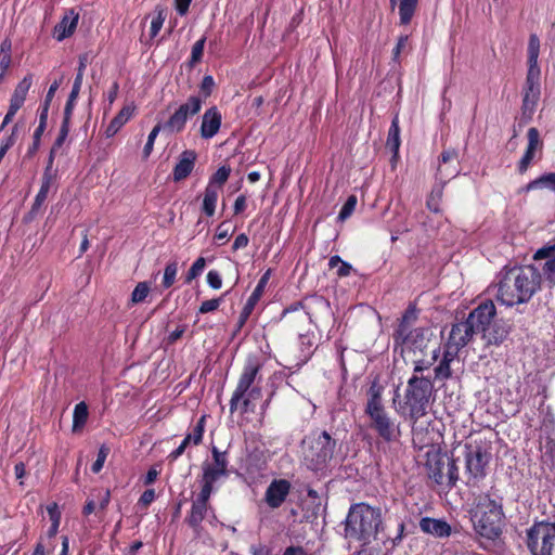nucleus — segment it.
Listing matches in <instances>:
<instances>
[{"instance_id": "5", "label": "nucleus", "mask_w": 555, "mask_h": 555, "mask_svg": "<svg viewBox=\"0 0 555 555\" xmlns=\"http://www.w3.org/2000/svg\"><path fill=\"white\" fill-rule=\"evenodd\" d=\"M502 498L485 494L479 498L472 520L477 534L493 541L502 533L504 513Z\"/></svg>"}, {"instance_id": "56", "label": "nucleus", "mask_w": 555, "mask_h": 555, "mask_svg": "<svg viewBox=\"0 0 555 555\" xmlns=\"http://www.w3.org/2000/svg\"><path fill=\"white\" fill-rule=\"evenodd\" d=\"M69 125L70 124H67L66 120H62V125H61V128H60V131H59V135L57 138L55 139L52 147L57 150L60 149L63 143L65 142L68 133H69Z\"/></svg>"}, {"instance_id": "16", "label": "nucleus", "mask_w": 555, "mask_h": 555, "mask_svg": "<svg viewBox=\"0 0 555 555\" xmlns=\"http://www.w3.org/2000/svg\"><path fill=\"white\" fill-rule=\"evenodd\" d=\"M533 263L540 268V274L544 276L548 287L555 285V243L539 248L533 255Z\"/></svg>"}, {"instance_id": "23", "label": "nucleus", "mask_w": 555, "mask_h": 555, "mask_svg": "<svg viewBox=\"0 0 555 555\" xmlns=\"http://www.w3.org/2000/svg\"><path fill=\"white\" fill-rule=\"evenodd\" d=\"M222 116L216 106L208 108L203 117L201 125V137L203 139H211L221 127Z\"/></svg>"}, {"instance_id": "48", "label": "nucleus", "mask_w": 555, "mask_h": 555, "mask_svg": "<svg viewBox=\"0 0 555 555\" xmlns=\"http://www.w3.org/2000/svg\"><path fill=\"white\" fill-rule=\"evenodd\" d=\"M33 77L31 75L25 76L15 87L13 95L26 100L27 93L31 87Z\"/></svg>"}, {"instance_id": "37", "label": "nucleus", "mask_w": 555, "mask_h": 555, "mask_svg": "<svg viewBox=\"0 0 555 555\" xmlns=\"http://www.w3.org/2000/svg\"><path fill=\"white\" fill-rule=\"evenodd\" d=\"M443 183H436L427 197L426 207L435 214L441 212L440 204L443 196Z\"/></svg>"}, {"instance_id": "39", "label": "nucleus", "mask_w": 555, "mask_h": 555, "mask_svg": "<svg viewBox=\"0 0 555 555\" xmlns=\"http://www.w3.org/2000/svg\"><path fill=\"white\" fill-rule=\"evenodd\" d=\"M88 415L89 412L86 402L81 401L75 405L73 413V431H76L86 425Z\"/></svg>"}, {"instance_id": "45", "label": "nucleus", "mask_w": 555, "mask_h": 555, "mask_svg": "<svg viewBox=\"0 0 555 555\" xmlns=\"http://www.w3.org/2000/svg\"><path fill=\"white\" fill-rule=\"evenodd\" d=\"M206 266V260L204 257L197 258L191 268L189 269L186 276H185V283H191L194 279L199 276L202 272L204 271V268Z\"/></svg>"}, {"instance_id": "14", "label": "nucleus", "mask_w": 555, "mask_h": 555, "mask_svg": "<svg viewBox=\"0 0 555 555\" xmlns=\"http://www.w3.org/2000/svg\"><path fill=\"white\" fill-rule=\"evenodd\" d=\"M203 105V99L199 95H191L185 103L179 105L173 114L163 124V130L168 133H179L186 125L190 117L196 115Z\"/></svg>"}, {"instance_id": "53", "label": "nucleus", "mask_w": 555, "mask_h": 555, "mask_svg": "<svg viewBox=\"0 0 555 555\" xmlns=\"http://www.w3.org/2000/svg\"><path fill=\"white\" fill-rule=\"evenodd\" d=\"M462 348L460 346L448 339L447 344L444 345L442 359L452 363L457 358L459 351Z\"/></svg>"}, {"instance_id": "44", "label": "nucleus", "mask_w": 555, "mask_h": 555, "mask_svg": "<svg viewBox=\"0 0 555 555\" xmlns=\"http://www.w3.org/2000/svg\"><path fill=\"white\" fill-rule=\"evenodd\" d=\"M206 415H202L192 431L189 435L193 438V446H198L203 441L205 433Z\"/></svg>"}, {"instance_id": "57", "label": "nucleus", "mask_w": 555, "mask_h": 555, "mask_svg": "<svg viewBox=\"0 0 555 555\" xmlns=\"http://www.w3.org/2000/svg\"><path fill=\"white\" fill-rule=\"evenodd\" d=\"M214 87H215V80H214L212 76H210V75L204 76V78L201 82V86H199V91L203 94L204 99H207L208 96H210Z\"/></svg>"}, {"instance_id": "50", "label": "nucleus", "mask_w": 555, "mask_h": 555, "mask_svg": "<svg viewBox=\"0 0 555 555\" xmlns=\"http://www.w3.org/2000/svg\"><path fill=\"white\" fill-rule=\"evenodd\" d=\"M160 130H163V125L162 124H157L150 132L149 137H147V141L144 145V149H143V156L144 158H147L152 151H153V146H154V142L156 140V137L158 135V133L160 132Z\"/></svg>"}, {"instance_id": "38", "label": "nucleus", "mask_w": 555, "mask_h": 555, "mask_svg": "<svg viewBox=\"0 0 555 555\" xmlns=\"http://www.w3.org/2000/svg\"><path fill=\"white\" fill-rule=\"evenodd\" d=\"M418 0H400L399 16L400 24L408 25L415 13Z\"/></svg>"}, {"instance_id": "25", "label": "nucleus", "mask_w": 555, "mask_h": 555, "mask_svg": "<svg viewBox=\"0 0 555 555\" xmlns=\"http://www.w3.org/2000/svg\"><path fill=\"white\" fill-rule=\"evenodd\" d=\"M420 529L426 534L440 539L448 538L452 533V528L446 520L428 516L421 518Z\"/></svg>"}, {"instance_id": "64", "label": "nucleus", "mask_w": 555, "mask_h": 555, "mask_svg": "<svg viewBox=\"0 0 555 555\" xmlns=\"http://www.w3.org/2000/svg\"><path fill=\"white\" fill-rule=\"evenodd\" d=\"M248 243H249L248 236L245 233H241L235 237L232 249L237 250V249L244 248L248 245Z\"/></svg>"}, {"instance_id": "42", "label": "nucleus", "mask_w": 555, "mask_h": 555, "mask_svg": "<svg viewBox=\"0 0 555 555\" xmlns=\"http://www.w3.org/2000/svg\"><path fill=\"white\" fill-rule=\"evenodd\" d=\"M166 20L165 9L157 7L156 15L153 17L151 22L150 36L151 38H155L160 31L163 24Z\"/></svg>"}, {"instance_id": "10", "label": "nucleus", "mask_w": 555, "mask_h": 555, "mask_svg": "<svg viewBox=\"0 0 555 555\" xmlns=\"http://www.w3.org/2000/svg\"><path fill=\"white\" fill-rule=\"evenodd\" d=\"M491 453L482 442L465 444V475L468 487H478L487 476Z\"/></svg>"}, {"instance_id": "19", "label": "nucleus", "mask_w": 555, "mask_h": 555, "mask_svg": "<svg viewBox=\"0 0 555 555\" xmlns=\"http://www.w3.org/2000/svg\"><path fill=\"white\" fill-rule=\"evenodd\" d=\"M459 154L454 149L444 150L439 158V165L437 168L436 178L439 183L446 185L448 181L455 178L460 173V169L456 164Z\"/></svg>"}, {"instance_id": "29", "label": "nucleus", "mask_w": 555, "mask_h": 555, "mask_svg": "<svg viewBox=\"0 0 555 555\" xmlns=\"http://www.w3.org/2000/svg\"><path fill=\"white\" fill-rule=\"evenodd\" d=\"M55 176H50L49 172L47 175H42L41 179V185L39 189V192L37 193L35 201L31 205L29 214L35 217L38 215L42 206L44 205V202L48 198L49 192L53 188L55 183Z\"/></svg>"}, {"instance_id": "55", "label": "nucleus", "mask_w": 555, "mask_h": 555, "mask_svg": "<svg viewBox=\"0 0 555 555\" xmlns=\"http://www.w3.org/2000/svg\"><path fill=\"white\" fill-rule=\"evenodd\" d=\"M43 132H44V130L41 129V127L36 128L34 135H33V143L28 147L27 153H26L27 157H33L37 153V151L40 146V140H41V135Z\"/></svg>"}, {"instance_id": "1", "label": "nucleus", "mask_w": 555, "mask_h": 555, "mask_svg": "<svg viewBox=\"0 0 555 555\" xmlns=\"http://www.w3.org/2000/svg\"><path fill=\"white\" fill-rule=\"evenodd\" d=\"M538 264L504 267L499 273L496 299L507 307L528 302L542 286Z\"/></svg>"}, {"instance_id": "63", "label": "nucleus", "mask_w": 555, "mask_h": 555, "mask_svg": "<svg viewBox=\"0 0 555 555\" xmlns=\"http://www.w3.org/2000/svg\"><path fill=\"white\" fill-rule=\"evenodd\" d=\"M111 502V492L109 490H105L99 495V504L98 509L99 512L105 511Z\"/></svg>"}, {"instance_id": "58", "label": "nucleus", "mask_w": 555, "mask_h": 555, "mask_svg": "<svg viewBox=\"0 0 555 555\" xmlns=\"http://www.w3.org/2000/svg\"><path fill=\"white\" fill-rule=\"evenodd\" d=\"M409 36L408 35H401L398 38L397 44L392 50V60L398 61L401 52H403L408 46Z\"/></svg>"}, {"instance_id": "46", "label": "nucleus", "mask_w": 555, "mask_h": 555, "mask_svg": "<svg viewBox=\"0 0 555 555\" xmlns=\"http://www.w3.org/2000/svg\"><path fill=\"white\" fill-rule=\"evenodd\" d=\"M452 377L451 362L441 359L435 367V378L438 380H447Z\"/></svg>"}, {"instance_id": "15", "label": "nucleus", "mask_w": 555, "mask_h": 555, "mask_svg": "<svg viewBox=\"0 0 555 555\" xmlns=\"http://www.w3.org/2000/svg\"><path fill=\"white\" fill-rule=\"evenodd\" d=\"M541 72L527 70L526 81L522 90V116L531 119L541 95L540 85Z\"/></svg>"}, {"instance_id": "28", "label": "nucleus", "mask_w": 555, "mask_h": 555, "mask_svg": "<svg viewBox=\"0 0 555 555\" xmlns=\"http://www.w3.org/2000/svg\"><path fill=\"white\" fill-rule=\"evenodd\" d=\"M79 15L74 10L65 13L60 23L54 27V36L57 41H62L72 36L77 27Z\"/></svg>"}, {"instance_id": "49", "label": "nucleus", "mask_w": 555, "mask_h": 555, "mask_svg": "<svg viewBox=\"0 0 555 555\" xmlns=\"http://www.w3.org/2000/svg\"><path fill=\"white\" fill-rule=\"evenodd\" d=\"M356 205H357V196L350 195L347 198V201L345 202V204L343 205V207L338 214V219L340 221H344L347 218H349L352 215V212L354 211Z\"/></svg>"}, {"instance_id": "24", "label": "nucleus", "mask_w": 555, "mask_h": 555, "mask_svg": "<svg viewBox=\"0 0 555 555\" xmlns=\"http://www.w3.org/2000/svg\"><path fill=\"white\" fill-rule=\"evenodd\" d=\"M511 325L504 320H494L493 323L485 330L482 338L488 345H501L511 333Z\"/></svg>"}, {"instance_id": "30", "label": "nucleus", "mask_w": 555, "mask_h": 555, "mask_svg": "<svg viewBox=\"0 0 555 555\" xmlns=\"http://www.w3.org/2000/svg\"><path fill=\"white\" fill-rule=\"evenodd\" d=\"M537 190H548L555 192V171L543 173L531 180L518 190V193H529Z\"/></svg>"}, {"instance_id": "21", "label": "nucleus", "mask_w": 555, "mask_h": 555, "mask_svg": "<svg viewBox=\"0 0 555 555\" xmlns=\"http://www.w3.org/2000/svg\"><path fill=\"white\" fill-rule=\"evenodd\" d=\"M527 138H528L527 149H526L522 157L520 158V160L517 164V171L520 175H524L527 172V170L529 169V167L535 156L537 150L542 149V146H543V143L540 139L539 130L537 128H534V127L529 128L528 132H527Z\"/></svg>"}, {"instance_id": "59", "label": "nucleus", "mask_w": 555, "mask_h": 555, "mask_svg": "<svg viewBox=\"0 0 555 555\" xmlns=\"http://www.w3.org/2000/svg\"><path fill=\"white\" fill-rule=\"evenodd\" d=\"M207 283L212 289H219L222 286V279L218 271L210 270L207 273Z\"/></svg>"}, {"instance_id": "51", "label": "nucleus", "mask_w": 555, "mask_h": 555, "mask_svg": "<svg viewBox=\"0 0 555 555\" xmlns=\"http://www.w3.org/2000/svg\"><path fill=\"white\" fill-rule=\"evenodd\" d=\"M205 42H206V37L204 36L193 44L192 52H191L190 65H194L202 60Z\"/></svg>"}, {"instance_id": "26", "label": "nucleus", "mask_w": 555, "mask_h": 555, "mask_svg": "<svg viewBox=\"0 0 555 555\" xmlns=\"http://www.w3.org/2000/svg\"><path fill=\"white\" fill-rule=\"evenodd\" d=\"M195 160L196 153L193 150L183 151L172 170L173 181L179 182L188 178L194 168Z\"/></svg>"}, {"instance_id": "6", "label": "nucleus", "mask_w": 555, "mask_h": 555, "mask_svg": "<svg viewBox=\"0 0 555 555\" xmlns=\"http://www.w3.org/2000/svg\"><path fill=\"white\" fill-rule=\"evenodd\" d=\"M337 442L326 430H312L302 441V462L312 472H322L334 455Z\"/></svg>"}, {"instance_id": "11", "label": "nucleus", "mask_w": 555, "mask_h": 555, "mask_svg": "<svg viewBox=\"0 0 555 555\" xmlns=\"http://www.w3.org/2000/svg\"><path fill=\"white\" fill-rule=\"evenodd\" d=\"M212 492L208 488L201 487V491L192 501L191 509L185 517V522L196 534H199L204 519H207L211 525L218 521L215 511L209 503Z\"/></svg>"}, {"instance_id": "32", "label": "nucleus", "mask_w": 555, "mask_h": 555, "mask_svg": "<svg viewBox=\"0 0 555 555\" xmlns=\"http://www.w3.org/2000/svg\"><path fill=\"white\" fill-rule=\"evenodd\" d=\"M418 318V310L415 305H409V307L405 309L404 313L402 314L401 319L399 320L398 327L393 332V334H402L404 332H408L412 328V325L417 321Z\"/></svg>"}, {"instance_id": "61", "label": "nucleus", "mask_w": 555, "mask_h": 555, "mask_svg": "<svg viewBox=\"0 0 555 555\" xmlns=\"http://www.w3.org/2000/svg\"><path fill=\"white\" fill-rule=\"evenodd\" d=\"M76 100H77V98H75L74 95H68L67 102L64 107V117H63V120H66L67 124H70V118L73 115Z\"/></svg>"}, {"instance_id": "7", "label": "nucleus", "mask_w": 555, "mask_h": 555, "mask_svg": "<svg viewBox=\"0 0 555 555\" xmlns=\"http://www.w3.org/2000/svg\"><path fill=\"white\" fill-rule=\"evenodd\" d=\"M434 390L430 378L413 374L406 384L404 393V409L413 423H416L427 413L429 400Z\"/></svg>"}, {"instance_id": "33", "label": "nucleus", "mask_w": 555, "mask_h": 555, "mask_svg": "<svg viewBox=\"0 0 555 555\" xmlns=\"http://www.w3.org/2000/svg\"><path fill=\"white\" fill-rule=\"evenodd\" d=\"M400 127H399V118L396 115L391 120V125L388 130L386 146L392 152L393 158L398 156L399 147H400Z\"/></svg>"}, {"instance_id": "17", "label": "nucleus", "mask_w": 555, "mask_h": 555, "mask_svg": "<svg viewBox=\"0 0 555 555\" xmlns=\"http://www.w3.org/2000/svg\"><path fill=\"white\" fill-rule=\"evenodd\" d=\"M495 315L496 308L494 302L486 299L469 312L466 320L477 333H482L493 323Z\"/></svg>"}, {"instance_id": "18", "label": "nucleus", "mask_w": 555, "mask_h": 555, "mask_svg": "<svg viewBox=\"0 0 555 555\" xmlns=\"http://www.w3.org/2000/svg\"><path fill=\"white\" fill-rule=\"evenodd\" d=\"M270 276H271V270L268 269L262 274V276L259 279L255 289L253 291V293L248 297L245 306L243 307V309H242V311L240 313L238 320L236 322V331L235 332L241 331L242 327L247 322V320L250 317L255 306L257 305V302L261 298V296H262V294L264 292V288H266V286H267V284L269 282Z\"/></svg>"}, {"instance_id": "34", "label": "nucleus", "mask_w": 555, "mask_h": 555, "mask_svg": "<svg viewBox=\"0 0 555 555\" xmlns=\"http://www.w3.org/2000/svg\"><path fill=\"white\" fill-rule=\"evenodd\" d=\"M540 39L535 34L530 35L528 42V70L541 72L538 64Z\"/></svg>"}, {"instance_id": "52", "label": "nucleus", "mask_w": 555, "mask_h": 555, "mask_svg": "<svg viewBox=\"0 0 555 555\" xmlns=\"http://www.w3.org/2000/svg\"><path fill=\"white\" fill-rule=\"evenodd\" d=\"M108 453H109V448L108 447H106L104 444L100 447L96 460L94 461V463L91 466L92 473L98 474V473L101 472V469L104 466V463L106 461V457H107Z\"/></svg>"}, {"instance_id": "43", "label": "nucleus", "mask_w": 555, "mask_h": 555, "mask_svg": "<svg viewBox=\"0 0 555 555\" xmlns=\"http://www.w3.org/2000/svg\"><path fill=\"white\" fill-rule=\"evenodd\" d=\"M178 272V263L177 261L169 262L165 270H164V278H163V286L165 288H169L173 285L176 281V275Z\"/></svg>"}, {"instance_id": "27", "label": "nucleus", "mask_w": 555, "mask_h": 555, "mask_svg": "<svg viewBox=\"0 0 555 555\" xmlns=\"http://www.w3.org/2000/svg\"><path fill=\"white\" fill-rule=\"evenodd\" d=\"M474 334H477V332L469 322L465 320L452 326L449 340L453 341L461 348H464L472 340Z\"/></svg>"}, {"instance_id": "13", "label": "nucleus", "mask_w": 555, "mask_h": 555, "mask_svg": "<svg viewBox=\"0 0 555 555\" xmlns=\"http://www.w3.org/2000/svg\"><path fill=\"white\" fill-rule=\"evenodd\" d=\"M429 330L416 327L402 334H393L395 351L400 352L402 357L406 353H423L429 343Z\"/></svg>"}, {"instance_id": "47", "label": "nucleus", "mask_w": 555, "mask_h": 555, "mask_svg": "<svg viewBox=\"0 0 555 555\" xmlns=\"http://www.w3.org/2000/svg\"><path fill=\"white\" fill-rule=\"evenodd\" d=\"M150 287L146 282H140L137 284L131 294V302L139 304L142 302L149 295Z\"/></svg>"}, {"instance_id": "2", "label": "nucleus", "mask_w": 555, "mask_h": 555, "mask_svg": "<svg viewBox=\"0 0 555 555\" xmlns=\"http://www.w3.org/2000/svg\"><path fill=\"white\" fill-rule=\"evenodd\" d=\"M262 367L263 361L258 354L249 353L247 356L236 387L230 399L229 405L231 414L238 409L242 413L254 411L255 402L262 397V390L259 386L261 382L260 371Z\"/></svg>"}, {"instance_id": "12", "label": "nucleus", "mask_w": 555, "mask_h": 555, "mask_svg": "<svg viewBox=\"0 0 555 555\" xmlns=\"http://www.w3.org/2000/svg\"><path fill=\"white\" fill-rule=\"evenodd\" d=\"M212 462H204L202 465V487L214 491V485L221 478L229 476V459L228 452L219 450L216 446H211Z\"/></svg>"}, {"instance_id": "9", "label": "nucleus", "mask_w": 555, "mask_h": 555, "mask_svg": "<svg viewBox=\"0 0 555 555\" xmlns=\"http://www.w3.org/2000/svg\"><path fill=\"white\" fill-rule=\"evenodd\" d=\"M526 545L531 555H555V522L535 521L526 530Z\"/></svg>"}, {"instance_id": "62", "label": "nucleus", "mask_w": 555, "mask_h": 555, "mask_svg": "<svg viewBox=\"0 0 555 555\" xmlns=\"http://www.w3.org/2000/svg\"><path fill=\"white\" fill-rule=\"evenodd\" d=\"M282 555H311V554L301 545H289L283 551Z\"/></svg>"}, {"instance_id": "20", "label": "nucleus", "mask_w": 555, "mask_h": 555, "mask_svg": "<svg viewBox=\"0 0 555 555\" xmlns=\"http://www.w3.org/2000/svg\"><path fill=\"white\" fill-rule=\"evenodd\" d=\"M292 485L286 479H274L268 486L264 493V501L271 508H279L288 496Z\"/></svg>"}, {"instance_id": "8", "label": "nucleus", "mask_w": 555, "mask_h": 555, "mask_svg": "<svg viewBox=\"0 0 555 555\" xmlns=\"http://www.w3.org/2000/svg\"><path fill=\"white\" fill-rule=\"evenodd\" d=\"M426 473L436 485H446L449 489L455 487L459 480L456 460L449 457L440 449L430 448L426 452Z\"/></svg>"}, {"instance_id": "35", "label": "nucleus", "mask_w": 555, "mask_h": 555, "mask_svg": "<svg viewBox=\"0 0 555 555\" xmlns=\"http://www.w3.org/2000/svg\"><path fill=\"white\" fill-rule=\"evenodd\" d=\"M218 195L219 190L211 185L206 186L202 206V210L206 216L212 217L215 215Z\"/></svg>"}, {"instance_id": "41", "label": "nucleus", "mask_w": 555, "mask_h": 555, "mask_svg": "<svg viewBox=\"0 0 555 555\" xmlns=\"http://www.w3.org/2000/svg\"><path fill=\"white\" fill-rule=\"evenodd\" d=\"M331 269L337 268L336 274L339 278H346L350 274L352 267L349 262L344 261L338 255L332 256L328 260Z\"/></svg>"}, {"instance_id": "54", "label": "nucleus", "mask_w": 555, "mask_h": 555, "mask_svg": "<svg viewBox=\"0 0 555 555\" xmlns=\"http://www.w3.org/2000/svg\"><path fill=\"white\" fill-rule=\"evenodd\" d=\"M223 297L224 295L219 298L203 301L198 308V313L205 314L217 310L220 307L221 302L223 301Z\"/></svg>"}, {"instance_id": "3", "label": "nucleus", "mask_w": 555, "mask_h": 555, "mask_svg": "<svg viewBox=\"0 0 555 555\" xmlns=\"http://www.w3.org/2000/svg\"><path fill=\"white\" fill-rule=\"evenodd\" d=\"M384 529L379 508L366 503L352 504L345 520V537L362 546L371 544Z\"/></svg>"}, {"instance_id": "40", "label": "nucleus", "mask_w": 555, "mask_h": 555, "mask_svg": "<svg viewBox=\"0 0 555 555\" xmlns=\"http://www.w3.org/2000/svg\"><path fill=\"white\" fill-rule=\"evenodd\" d=\"M231 173L229 166H221L218 170L209 178L208 184L217 190H221L222 185L228 181Z\"/></svg>"}, {"instance_id": "36", "label": "nucleus", "mask_w": 555, "mask_h": 555, "mask_svg": "<svg viewBox=\"0 0 555 555\" xmlns=\"http://www.w3.org/2000/svg\"><path fill=\"white\" fill-rule=\"evenodd\" d=\"M541 463L550 470L555 472V440L546 438L541 449Z\"/></svg>"}, {"instance_id": "22", "label": "nucleus", "mask_w": 555, "mask_h": 555, "mask_svg": "<svg viewBox=\"0 0 555 555\" xmlns=\"http://www.w3.org/2000/svg\"><path fill=\"white\" fill-rule=\"evenodd\" d=\"M527 138H528L527 149H526L522 157L520 158V160L517 164V171L520 175H524L527 172V170L529 169V167L535 156L537 150L542 149V146H543V143L540 139L539 130L537 128H534V127L529 128L528 132H527Z\"/></svg>"}, {"instance_id": "60", "label": "nucleus", "mask_w": 555, "mask_h": 555, "mask_svg": "<svg viewBox=\"0 0 555 555\" xmlns=\"http://www.w3.org/2000/svg\"><path fill=\"white\" fill-rule=\"evenodd\" d=\"M156 498L154 489H146L140 496L138 504L147 507Z\"/></svg>"}, {"instance_id": "31", "label": "nucleus", "mask_w": 555, "mask_h": 555, "mask_svg": "<svg viewBox=\"0 0 555 555\" xmlns=\"http://www.w3.org/2000/svg\"><path fill=\"white\" fill-rule=\"evenodd\" d=\"M134 111V105L124 106L118 112V114L111 120L109 125L105 130V135L107 138L114 137L121 129V127L130 120V118L133 116Z\"/></svg>"}, {"instance_id": "4", "label": "nucleus", "mask_w": 555, "mask_h": 555, "mask_svg": "<svg viewBox=\"0 0 555 555\" xmlns=\"http://www.w3.org/2000/svg\"><path fill=\"white\" fill-rule=\"evenodd\" d=\"M384 386L375 378L367 390V402L365 413L371 420V427L386 442L398 441L401 431L399 424H396L385 410L383 404Z\"/></svg>"}]
</instances>
